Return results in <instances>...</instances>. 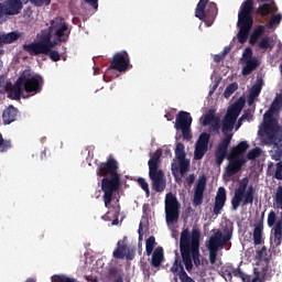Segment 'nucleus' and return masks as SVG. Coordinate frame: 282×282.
<instances>
[{"label":"nucleus","mask_w":282,"mask_h":282,"mask_svg":"<svg viewBox=\"0 0 282 282\" xmlns=\"http://www.w3.org/2000/svg\"><path fill=\"white\" fill-rule=\"evenodd\" d=\"M120 164L113 156H109L106 162H101L97 167V175L104 177L101 180V191L104 192V203L109 208L113 199V193H118L122 183L120 173H118Z\"/></svg>","instance_id":"obj_1"},{"label":"nucleus","mask_w":282,"mask_h":282,"mask_svg":"<svg viewBox=\"0 0 282 282\" xmlns=\"http://www.w3.org/2000/svg\"><path fill=\"white\" fill-rule=\"evenodd\" d=\"M199 239H202V231H199V229L192 230V235L188 229H183L181 232L180 251L182 262L184 263L187 272H193V263L195 268H199V265H202Z\"/></svg>","instance_id":"obj_2"},{"label":"nucleus","mask_w":282,"mask_h":282,"mask_svg":"<svg viewBox=\"0 0 282 282\" xmlns=\"http://www.w3.org/2000/svg\"><path fill=\"white\" fill-rule=\"evenodd\" d=\"M252 10H254V2L252 0H246L240 8L238 13L237 26L239 28L237 39L238 43L243 45L250 36L252 31V25L254 23V18H252Z\"/></svg>","instance_id":"obj_3"},{"label":"nucleus","mask_w":282,"mask_h":282,"mask_svg":"<svg viewBox=\"0 0 282 282\" xmlns=\"http://www.w3.org/2000/svg\"><path fill=\"white\" fill-rule=\"evenodd\" d=\"M52 34H54L55 39H58L59 43H67L72 34V29L69 24L65 22V19L56 17L51 21V25L43 34L42 41L37 43L48 44L52 41Z\"/></svg>","instance_id":"obj_4"},{"label":"nucleus","mask_w":282,"mask_h":282,"mask_svg":"<svg viewBox=\"0 0 282 282\" xmlns=\"http://www.w3.org/2000/svg\"><path fill=\"white\" fill-rule=\"evenodd\" d=\"M250 180L243 177L238 181V187L234 192L231 198V210H239V206H248V204H254V186H248Z\"/></svg>","instance_id":"obj_5"},{"label":"nucleus","mask_w":282,"mask_h":282,"mask_svg":"<svg viewBox=\"0 0 282 282\" xmlns=\"http://www.w3.org/2000/svg\"><path fill=\"white\" fill-rule=\"evenodd\" d=\"M186 148L184 143H176L175 159L171 165L172 175L175 182H182V177L191 171V160L186 159Z\"/></svg>","instance_id":"obj_6"},{"label":"nucleus","mask_w":282,"mask_h":282,"mask_svg":"<svg viewBox=\"0 0 282 282\" xmlns=\"http://www.w3.org/2000/svg\"><path fill=\"white\" fill-rule=\"evenodd\" d=\"M218 12L219 9H217V3H208V0H199L195 9V17L196 19H199V21H204L207 28H210V25L215 23Z\"/></svg>","instance_id":"obj_7"},{"label":"nucleus","mask_w":282,"mask_h":282,"mask_svg":"<svg viewBox=\"0 0 282 282\" xmlns=\"http://www.w3.org/2000/svg\"><path fill=\"white\" fill-rule=\"evenodd\" d=\"M228 242L224 240L221 230H217L214 235L206 240L205 246L209 250V261L212 265L217 263V254L219 250H224Z\"/></svg>","instance_id":"obj_8"},{"label":"nucleus","mask_w":282,"mask_h":282,"mask_svg":"<svg viewBox=\"0 0 282 282\" xmlns=\"http://www.w3.org/2000/svg\"><path fill=\"white\" fill-rule=\"evenodd\" d=\"M19 79L22 84L23 90L30 96H36V94H41V91H43L44 80L41 75H21Z\"/></svg>","instance_id":"obj_9"},{"label":"nucleus","mask_w":282,"mask_h":282,"mask_svg":"<svg viewBox=\"0 0 282 282\" xmlns=\"http://www.w3.org/2000/svg\"><path fill=\"white\" fill-rule=\"evenodd\" d=\"M180 200L173 193L165 195V219L167 224H175L180 219Z\"/></svg>","instance_id":"obj_10"},{"label":"nucleus","mask_w":282,"mask_h":282,"mask_svg":"<svg viewBox=\"0 0 282 282\" xmlns=\"http://www.w3.org/2000/svg\"><path fill=\"white\" fill-rule=\"evenodd\" d=\"M58 37H56L55 41H50L47 44L45 42H35V43H29L23 45L24 52H28L30 56H39V54H50L52 48L56 47L58 45Z\"/></svg>","instance_id":"obj_11"},{"label":"nucleus","mask_w":282,"mask_h":282,"mask_svg":"<svg viewBox=\"0 0 282 282\" xmlns=\"http://www.w3.org/2000/svg\"><path fill=\"white\" fill-rule=\"evenodd\" d=\"M23 10V1L21 0H6L0 2V21H8V17H17Z\"/></svg>","instance_id":"obj_12"},{"label":"nucleus","mask_w":282,"mask_h":282,"mask_svg":"<svg viewBox=\"0 0 282 282\" xmlns=\"http://www.w3.org/2000/svg\"><path fill=\"white\" fill-rule=\"evenodd\" d=\"M130 63L131 59L129 58V53H127V51H121L113 55L109 68L120 73L127 72Z\"/></svg>","instance_id":"obj_13"},{"label":"nucleus","mask_w":282,"mask_h":282,"mask_svg":"<svg viewBox=\"0 0 282 282\" xmlns=\"http://www.w3.org/2000/svg\"><path fill=\"white\" fill-rule=\"evenodd\" d=\"M149 178L152 182V188L155 193H164V191H166V176H164V171L156 170L149 172Z\"/></svg>","instance_id":"obj_14"},{"label":"nucleus","mask_w":282,"mask_h":282,"mask_svg":"<svg viewBox=\"0 0 282 282\" xmlns=\"http://www.w3.org/2000/svg\"><path fill=\"white\" fill-rule=\"evenodd\" d=\"M230 142H232L231 134L224 137V139L218 143V147L215 151L217 166H221V164H224L226 155H228V148L230 147Z\"/></svg>","instance_id":"obj_15"},{"label":"nucleus","mask_w":282,"mask_h":282,"mask_svg":"<svg viewBox=\"0 0 282 282\" xmlns=\"http://www.w3.org/2000/svg\"><path fill=\"white\" fill-rule=\"evenodd\" d=\"M208 142H210V134L208 132L200 133L195 144L194 159L202 160L206 155L208 152Z\"/></svg>","instance_id":"obj_16"},{"label":"nucleus","mask_w":282,"mask_h":282,"mask_svg":"<svg viewBox=\"0 0 282 282\" xmlns=\"http://www.w3.org/2000/svg\"><path fill=\"white\" fill-rule=\"evenodd\" d=\"M170 272L174 274V281L177 282V276L182 282H195L193 278L188 276V273L184 270V264H182V260L176 256L174 259V263L172 264Z\"/></svg>","instance_id":"obj_17"},{"label":"nucleus","mask_w":282,"mask_h":282,"mask_svg":"<svg viewBox=\"0 0 282 282\" xmlns=\"http://www.w3.org/2000/svg\"><path fill=\"white\" fill-rule=\"evenodd\" d=\"M228 165L225 169V173L227 177H232L234 175H237L239 171L246 164V159L243 158H237L229 154L228 156Z\"/></svg>","instance_id":"obj_18"},{"label":"nucleus","mask_w":282,"mask_h":282,"mask_svg":"<svg viewBox=\"0 0 282 282\" xmlns=\"http://www.w3.org/2000/svg\"><path fill=\"white\" fill-rule=\"evenodd\" d=\"M243 107H246V99L240 97L230 108H228L225 119L237 122L239 113H241Z\"/></svg>","instance_id":"obj_19"},{"label":"nucleus","mask_w":282,"mask_h":282,"mask_svg":"<svg viewBox=\"0 0 282 282\" xmlns=\"http://www.w3.org/2000/svg\"><path fill=\"white\" fill-rule=\"evenodd\" d=\"M206 191V176H202L196 183L194 191L193 204L195 206H202L204 204V192Z\"/></svg>","instance_id":"obj_20"},{"label":"nucleus","mask_w":282,"mask_h":282,"mask_svg":"<svg viewBox=\"0 0 282 282\" xmlns=\"http://www.w3.org/2000/svg\"><path fill=\"white\" fill-rule=\"evenodd\" d=\"M226 199H227L226 187H219L215 197L214 209H213L214 215H219L221 210H224V207L226 206Z\"/></svg>","instance_id":"obj_21"},{"label":"nucleus","mask_w":282,"mask_h":282,"mask_svg":"<svg viewBox=\"0 0 282 282\" xmlns=\"http://www.w3.org/2000/svg\"><path fill=\"white\" fill-rule=\"evenodd\" d=\"M193 124V117H191V112H186L184 110L180 111L176 116L175 129H184L186 127H191Z\"/></svg>","instance_id":"obj_22"},{"label":"nucleus","mask_w":282,"mask_h":282,"mask_svg":"<svg viewBox=\"0 0 282 282\" xmlns=\"http://www.w3.org/2000/svg\"><path fill=\"white\" fill-rule=\"evenodd\" d=\"M128 250L129 248L127 247V245H124L122 240H119L117 242V248L112 252L113 259H127V261H131L133 259V256L129 253L127 254Z\"/></svg>","instance_id":"obj_23"},{"label":"nucleus","mask_w":282,"mask_h":282,"mask_svg":"<svg viewBox=\"0 0 282 282\" xmlns=\"http://www.w3.org/2000/svg\"><path fill=\"white\" fill-rule=\"evenodd\" d=\"M282 107V97H275L272 101L269 111L263 115L265 124H270L272 122L273 113H276Z\"/></svg>","instance_id":"obj_24"},{"label":"nucleus","mask_w":282,"mask_h":282,"mask_svg":"<svg viewBox=\"0 0 282 282\" xmlns=\"http://www.w3.org/2000/svg\"><path fill=\"white\" fill-rule=\"evenodd\" d=\"M19 116V109H17L14 106H9L6 108L2 112V120L4 124H12V122H15L17 118Z\"/></svg>","instance_id":"obj_25"},{"label":"nucleus","mask_w":282,"mask_h":282,"mask_svg":"<svg viewBox=\"0 0 282 282\" xmlns=\"http://www.w3.org/2000/svg\"><path fill=\"white\" fill-rule=\"evenodd\" d=\"M258 14L265 19V17H270V14H274V12H279V8H276V3L272 1L271 3H263L261 4L258 10Z\"/></svg>","instance_id":"obj_26"},{"label":"nucleus","mask_w":282,"mask_h":282,"mask_svg":"<svg viewBox=\"0 0 282 282\" xmlns=\"http://www.w3.org/2000/svg\"><path fill=\"white\" fill-rule=\"evenodd\" d=\"M162 158V150H156L148 161L149 172L162 171L160 170V159Z\"/></svg>","instance_id":"obj_27"},{"label":"nucleus","mask_w":282,"mask_h":282,"mask_svg":"<svg viewBox=\"0 0 282 282\" xmlns=\"http://www.w3.org/2000/svg\"><path fill=\"white\" fill-rule=\"evenodd\" d=\"M243 63H245V66L242 67V70H241L242 76H250V74H252V72H254L257 67H259V65H261V63L259 62V58L247 59Z\"/></svg>","instance_id":"obj_28"},{"label":"nucleus","mask_w":282,"mask_h":282,"mask_svg":"<svg viewBox=\"0 0 282 282\" xmlns=\"http://www.w3.org/2000/svg\"><path fill=\"white\" fill-rule=\"evenodd\" d=\"M164 262V248L158 247L152 253V267L160 268Z\"/></svg>","instance_id":"obj_29"},{"label":"nucleus","mask_w":282,"mask_h":282,"mask_svg":"<svg viewBox=\"0 0 282 282\" xmlns=\"http://www.w3.org/2000/svg\"><path fill=\"white\" fill-rule=\"evenodd\" d=\"M23 94V84H21L18 78L14 86L11 88L9 96L12 100H21V96Z\"/></svg>","instance_id":"obj_30"},{"label":"nucleus","mask_w":282,"mask_h":282,"mask_svg":"<svg viewBox=\"0 0 282 282\" xmlns=\"http://www.w3.org/2000/svg\"><path fill=\"white\" fill-rule=\"evenodd\" d=\"M248 149H250L248 141H242L236 148H232L229 155L234 158H242L241 155H243V153H246Z\"/></svg>","instance_id":"obj_31"},{"label":"nucleus","mask_w":282,"mask_h":282,"mask_svg":"<svg viewBox=\"0 0 282 282\" xmlns=\"http://www.w3.org/2000/svg\"><path fill=\"white\" fill-rule=\"evenodd\" d=\"M261 239H263V223H259L253 230V243L261 246Z\"/></svg>","instance_id":"obj_32"},{"label":"nucleus","mask_w":282,"mask_h":282,"mask_svg":"<svg viewBox=\"0 0 282 282\" xmlns=\"http://www.w3.org/2000/svg\"><path fill=\"white\" fill-rule=\"evenodd\" d=\"M235 230V227L232 226V223H226V225L223 227V231H221V235H223V239L229 243L230 242V239H232V232Z\"/></svg>","instance_id":"obj_33"},{"label":"nucleus","mask_w":282,"mask_h":282,"mask_svg":"<svg viewBox=\"0 0 282 282\" xmlns=\"http://www.w3.org/2000/svg\"><path fill=\"white\" fill-rule=\"evenodd\" d=\"M282 241V217L274 226V239L273 242L276 247L281 246Z\"/></svg>","instance_id":"obj_34"},{"label":"nucleus","mask_w":282,"mask_h":282,"mask_svg":"<svg viewBox=\"0 0 282 282\" xmlns=\"http://www.w3.org/2000/svg\"><path fill=\"white\" fill-rule=\"evenodd\" d=\"M235 122L230 119H224L223 121V127H221V132L224 133L225 138L226 135H231L232 138V133H230V131H232L235 129Z\"/></svg>","instance_id":"obj_35"},{"label":"nucleus","mask_w":282,"mask_h":282,"mask_svg":"<svg viewBox=\"0 0 282 282\" xmlns=\"http://www.w3.org/2000/svg\"><path fill=\"white\" fill-rule=\"evenodd\" d=\"M18 39H19V34L17 32H10V33L0 35L2 45H9L10 43H14V41H18Z\"/></svg>","instance_id":"obj_36"},{"label":"nucleus","mask_w":282,"mask_h":282,"mask_svg":"<svg viewBox=\"0 0 282 282\" xmlns=\"http://www.w3.org/2000/svg\"><path fill=\"white\" fill-rule=\"evenodd\" d=\"M261 89H263V79L258 78L256 84L251 87L250 95L254 96L256 98H259L261 94Z\"/></svg>","instance_id":"obj_37"},{"label":"nucleus","mask_w":282,"mask_h":282,"mask_svg":"<svg viewBox=\"0 0 282 282\" xmlns=\"http://www.w3.org/2000/svg\"><path fill=\"white\" fill-rule=\"evenodd\" d=\"M258 47L259 50L267 52V50H272L274 46L272 45V40L270 36H264L259 41Z\"/></svg>","instance_id":"obj_38"},{"label":"nucleus","mask_w":282,"mask_h":282,"mask_svg":"<svg viewBox=\"0 0 282 282\" xmlns=\"http://www.w3.org/2000/svg\"><path fill=\"white\" fill-rule=\"evenodd\" d=\"M237 89H239V84L237 83H231L229 84L226 88H225V91H224V97L225 98H230V96H232Z\"/></svg>","instance_id":"obj_39"},{"label":"nucleus","mask_w":282,"mask_h":282,"mask_svg":"<svg viewBox=\"0 0 282 282\" xmlns=\"http://www.w3.org/2000/svg\"><path fill=\"white\" fill-rule=\"evenodd\" d=\"M153 248H155V238L153 236H150L149 239L145 241V252L148 257H151V254H153Z\"/></svg>","instance_id":"obj_40"},{"label":"nucleus","mask_w":282,"mask_h":282,"mask_svg":"<svg viewBox=\"0 0 282 282\" xmlns=\"http://www.w3.org/2000/svg\"><path fill=\"white\" fill-rule=\"evenodd\" d=\"M137 184H139L140 188H142V191H144L147 197H151V189H149V183L147 182V180L144 177H139L137 180Z\"/></svg>","instance_id":"obj_41"},{"label":"nucleus","mask_w":282,"mask_h":282,"mask_svg":"<svg viewBox=\"0 0 282 282\" xmlns=\"http://www.w3.org/2000/svg\"><path fill=\"white\" fill-rule=\"evenodd\" d=\"M282 21V14L278 13L273 17H271L270 21L267 23V28L269 30H272V28H274V25H279Z\"/></svg>","instance_id":"obj_42"},{"label":"nucleus","mask_w":282,"mask_h":282,"mask_svg":"<svg viewBox=\"0 0 282 282\" xmlns=\"http://www.w3.org/2000/svg\"><path fill=\"white\" fill-rule=\"evenodd\" d=\"M270 140H272L275 144V147H282V131L276 130L274 134L269 137Z\"/></svg>","instance_id":"obj_43"},{"label":"nucleus","mask_w":282,"mask_h":282,"mask_svg":"<svg viewBox=\"0 0 282 282\" xmlns=\"http://www.w3.org/2000/svg\"><path fill=\"white\" fill-rule=\"evenodd\" d=\"M261 155V148H253L250 150L247 154L248 160H257V158H260Z\"/></svg>","instance_id":"obj_44"},{"label":"nucleus","mask_w":282,"mask_h":282,"mask_svg":"<svg viewBox=\"0 0 282 282\" xmlns=\"http://www.w3.org/2000/svg\"><path fill=\"white\" fill-rule=\"evenodd\" d=\"M10 147H12V143H10V141L4 140L3 135L0 133V153L8 151Z\"/></svg>","instance_id":"obj_45"},{"label":"nucleus","mask_w":282,"mask_h":282,"mask_svg":"<svg viewBox=\"0 0 282 282\" xmlns=\"http://www.w3.org/2000/svg\"><path fill=\"white\" fill-rule=\"evenodd\" d=\"M177 131H182L183 140H191L193 135L191 134V127L178 128Z\"/></svg>","instance_id":"obj_46"},{"label":"nucleus","mask_w":282,"mask_h":282,"mask_svg":"<svg viewBox=\"0 0 282 282\" xmlns=\"http://www.w3.org/2000/svg\"><path fill=\"white\" fill-rule=\"evenodd\" d=\"M252 48L251 47H247V48H245V51H243V53H242V59H243V62L245 61H252V59H254V58H257V57H254V56H252Z\"/></svg>","instance_id":"obj_47"},{"label":"nucleus","mask_w":282,"mask_h":282,"mask_svg":"<svg viewBox=\"0 0 282 282\" xmlns=\"http://www.w3.org/2000/svg\"><path fill=\"white\" fill-rule=\"evenodd\" d=\"M242 282H257L259 281V272L254 271V276L248 275L245 273V276H242Z\"/></svg>","instance_id":"obj_48"},{"label":"nucleus","mask_w":282,"mask_h":282,"mask_svg":"<svg viewBox=\"0 0 282 282\" xmlns=\"http://www.w3.org/2000/svg\"><path fill=\"white\" fill-rule=\"evenodd\" d=\"M46 56H50L53 63H58L61 61V54L57 51H50Z\"/></svg>","instance_id":"obj_49"},{"label":"nucleus","mask_w":282,"mask_h":282,"mask_svg":"<svg viewBox=\"0 0 282 282\" xmlns=\"http://www.w3.org/2000/svg\"><path fill=\"white\" fill-rule=\"evenodd\" d=\"M252 34H254L258 39H261V36H263V34H265V26L264 25H258Z\"/></svg>","instance_id":"obj_50"},{"label":"nucleus","mask_w":282,"mask_h":282,"mask_svg":"<svg viewBox=\"0 0 282 282\" xmlns=\"http://www.w3.org/2000/svg\"><path fill=\"white\" fill-rule=\"evenodd\" d=\"M276 224V213L270 212L268 215V226L269 228H272Z\"/></svg>","instance_id":"obj_51"},{"label":"nucleus","mask_w":282,"mask_h":282,"mask_svg":"<svg viewBox=\"0 0 282 282\" xmlns=\"http://www.w3.org/2000/svg\"><path fill=\"white\" fill-rule=\"evenodd\" d=\"M219 129H221V124L219 123V119H215L214 123H212L209 131L212 133H219Z\"/></svg>","instance_id":"obj_52"},{"label":"nucleus","mask_w":282,"mask_h":282,"mask_svg":"<svg viewBox=\"0 0 282 282\" xmlns=\"http://www.w3.org/2000/svg\"><path fill=\"white\" fill-rule=\"evenodd\" d=\"M275 180H282V162H278L275 164V173H274Z\"/></svg>","instance_id":"obj_53"},{"label":"nucleus","mask_w":282,"mask_h":282,"mask_svg":"<svg viewBox=\"0 0 282 282\" xmlns=\"http://www.w3.org/2000/svg\"><path fill=\"white\" fill-rule=\"evenodd\" d=\"M215 120H217L215 118V115L208 113V115L205 116L203 124H204V127H206L207 124H210L213 121L215 122Z\"/></svg>","instance_id":"obj_54"},{"label":"nucleus","mask_w":282,"mask_h":282,"mask_svg":"<svg viewBox=\"0 0 282 282\" xmlns=\"http://www.w3.org/2000/svg\"><path fill=\"white\" fill-rule=\"evenodd\" d=\"M31 3H34L37 8H42V6H50L52 0H31Z\"/></svg>","instance_id":"obj_55"},{"label":"nucleus","mask_w":282,"mask_h":282,"mask_svg":"<svg viewBox=\"0 0 282 282\" xmlns=\"http://www.w3.org/2000/svg\"><path fill=\"white\" fill-rule=\"evenodd\" d=\"M186 184L185 187L187 188H192L193 187V184H195V174H189L187 177H186Z\"/></svg>","instance_id":"obj_56"},{"label":"nucleus","mask_w":282,"mask_h":282,"mask_svg":"<svg viewBox=\"0 0 282 282\" xmlns=\"http://www.w3.org/2000/svg\"><path fill=\"white\" fill-rule=\"evenodd\" d=\"M232 274L234 276H237L238 279H243L245 274L243 271H241V269L237 268L232 270Z\"/></svg>","instance_id":"obj_57"},{"label":"nucleus","mask_w":282,"mask_h":282,"mask_svg":"<svg viewBox=\"0 0 282 282\" xmlns=\"http://www.w3.org/2000/svg\"><path fill=\"white\" fill-rule=\"evenodd\" d=\"M281 158H282V150H276L274 154H272V160H274L275 162H279Z\"/></svg>","instance_id":"obj_58"},{"label":"nucleus","mask_w":282,"mask_h":282,"mask_svg":"<svg viewBox=\"0 0 282 282\" xmlns=\"http://www.w3.org/2000/svg\"><path fill=\"white\" fill-rule=\"evenodd\" d=\"M85 3H88V6H91L94 10H98V0H84Z\"/></svg>","instance_id":"obj_59"},{"label":"nucleus","mask_w":282,"mask_h":282,"mask_svg":"<svg viewBox=\"0 0 282 282\" xmlns=\"http://www.w3.org/2000/svg\"><path fill=\"white\" fill-rule=\"evenodd\" d=\"M259 41V37L254 34V33H252L251 35H250V37H249V43H250V45H256V43Z\"/></svg>","instance_id":"obj_60"},{"label":"nucleus","mask_w":282,"mask_h":282,"mask_svg":"<svg viewBox=\"0 0 282 282\" xmlns=\"http://www.w3.org/2000/svg\"><path fill=\"white\" fill-rule=\"evenodd\" d=\"M109 276H118V268L112 267L108 271Z\"/></svg>","instance_id":"obj_61"},{"label":"nucleus","mask_w":282,"mask_h":282,"mask_svg":"<svg viewBox=\"0 0 282 282\" xmlns=\"http://www.w3.org/2000/svg\"><path fill=\"white\" fill-rule=\"evenodd\" d=\"M254 100H257V97H254L253 95L249 94L248 100H247L249 107H252V105H254Z\"/></svg>","instance_id":"obj_62"},{"label":"nucleus","mask_w":282,"mask_h":282,"mask_svg":"<svg viewBox=\"0 0 282 282\" xmlns=\"http://www.w3.org/2000/svg\"><path fill=\"white\" fill-rule=\"evenodd\" d=\"M268 252V249L265 247H262L259 251H257L258 258L263 259V254Z\"/></svg>","instance_id":"obj_63"},{"label":"nucleus","mask_w":282,"mask_h":282,"mask_svg":"<svg viewBox=\"0 0 282 282\" xmlns=\"http://www.w3.org/2000/svg\"><path fill=\"white\" fill-rule=\"evenodd\" d=\"M250 116H252L250 109L246 110L245 113L240 117L242 120H249Z\"/></svg>","instance_id":"obj_64"}]
</instances>
